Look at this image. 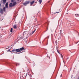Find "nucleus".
I'll list each match as a JSON object with an SVG mask.
<instances>
[{
	"label": "nucleus",
	"instance_id": "nucleus-37",
	"mask_svg": "<svg viewBox=\"0 0 79 79\" xmlns=\"http://www.w3.org/2000/svg\"><path fill=\"white\" fill-rule=\"evenodd\" d=\"M15 53H18L17 52Z\"/></svg>",
	"mask_w": 79,
	"mask_h": 79
},
{
	"label": "nucleus",
	"instance_id": "nucleus-23",
	"mask_svg": "<svg viewBox=\"0 0 79 79\" xmlns=\"http://www.w3.org/2000/svg\"><path fill=\"white\" fill-rule=\"evenodd\" d=\"M15 0H11V2H14Z\"/></svg>",
	"mask_w": 79,
	"mask_h": 79
},
{
	"label": "nucleus",
	"instance_id": "nucleus-26",
	"mask_svg": "<svg viewBox=\"0 0 79 79\" xmlns=\"http://www.w3.org/2000/svg\"><path fill=\"white\" fill-rule=\"evenodd\" d=\"M32 18H35V16H32Z\"/></svg>",
	"mask_w": 79,
	"mask_h": 79
},
{
	"label": "nucleus",
	"instance_id": "nucleus-31",
	"mask_svg": "<svg viewBox=\"0 0 79 79\" xmlns=\"http://www.w3.org/2000/svg\"><path fill=\"white\" fill-rule=\"evenodd\" d=\"M68 59H69V57H67V60H68Z\"/></svg>",
	"mask_w": 79,
	"mask_h": 79
},
{
	"label": "nucleus",
	"instance_id": "nucleus-20",
	"mask_svg": "<svg viewBox=\"0 0 79 79\" xmlns=\"http://www.w3.org/2000/svg\"><path fill=\"white\" fill-rule=\"evenodd\" d=\"M60 12H61L60 11H59V12H56V13H54V14H55L56 13H60Z\"/></svg>",
	"mask_w": 79,
	"mask_h": 79
},
{
	"label": "nucleus",
	"instance_id": "nucleus-4",
	"mask_svg": "<svg viewBox=\"0 0 79 79\" xmlns=\"http://www.w3.org/2000/svg\"><path fill=\"white\" fill-rule=\"evenodd\" d=\"M13 28L14 29H16L17 28V27H16V25H14L13 26Z\"/></svg>",
	"mask_w": 79,
	"mask_h": 79
},
{
	"label": "nucleus",
	"instance_id": "nucleus-8",
	"mask_svg": "<svg viewBox=\"0 0 79 79\" xmlns=\"http://www.w3.org/2000/svg\"><path fill=\"white\" fill-rule=\"evenodd\" d=\"M13 6H15L16 5V2H13Z\"/></svg>",
	"mask_w": 79,
	"mask_h": 79
},
{
	"label": "nucleus",
	"instance_id": "nucleus-13",
	"mask_svg": "<svg viewBox=\"0 0 79 79\" xmlns=\"http://www.w3.org/2000/svg\"><path fill=\"white\" fill-rule=\"evenodd\" d=\"M36 30V29H35V30H34L33 31H32L31 34H34V33L35 32V31Z\"/></svg>",
	"mask_w": 79,
	"mask_h": 79
},
{
	"label": "nucleus",
	"instance_id": "nucleus-38",
	"mask_svg": "<svg viewBox=\"0 0 79 79\" xmlns=\"http://www.w3.org/2000/svg\"><path fill=\"white\" fill-rule=\"evenodd\" d=\"M21 79V77H20V79Z\"/></svg>",
	"mask_w": 79,
	"mask_h": 79
},
{
	"label": "nucleus",
	"instance_id": "nucleus-44",
	"mask_svg": "<svg viewBox=\"0 0 79 79\" xmlns=\"http://www.w3.org/2000/svg\"><path fill=\"white\" fill-rule=\"evenodd\" d=\"M1 37H2V36H1Z\"/></svg>",
	"mask_w": 79,
	"mask_h": 79
},
{
	"label": "nucleus",
	"instance_id": "nucleus-3",
	"mask_svg": "<svg viewBox=\"0 0 79 79\" xmlns=\"http://www.w3.org/2000/svg\"><path fill=\"white\" fill-rule=\"evenodd\" d=\"M16 52H21V50H20V49L19 48L17 49H15Z\"/></svg>",
	"mask_w": 79,
	"mask_h": 79
},
{
	"label": "nucleus",
	"instance_id": "nucleus-30",
	"mask_svg": "<svg viewBox=\"0 0 79 79\" xmlns=\"http://www.w3.org/2000/svg\"><path fill=\"white\" fill-rule=\"evenodd\" d=\"M27 71H29V69H28Z\"/></svg>",
	"mask_w": 79,
	"mask_h": 79
},
{
	"label": "nucleus",
	"instance_id": "nucleus-9",
	"mask_svg": "<svg viewBox=\"0 0 79 79\" xmlns=\"http://www.w3.org/2000/svg\"><path fill=\"white\" fill-rule=\"evenodd\" d=\"M13 6V4H12L11 2L9 4V6H10V7H12V6Z\"/></svg>",
	"mask_w": 79,
	"mask_h": 79
},
{
	"label": "nucleus",
	"instance_id": "nucleus-10",
	"mask_svg": "<svg viewBox=\"0 0 79 79\" xmlns=\"http://www.w3.org/2000/svg\"><path fill=\"white\" fill-rule=\"evenodd\" d=\"M2 10H3V11H5V10H6V7H4L3 8V9H2Z\"/></svg>",
	"mask_w": 79,
	"mask_h": 79
},
{
	"label": "nucleus",
	"instance_id": "nucleus-41",
	"mask_svg": "<svg viewBox=\"0 0 79 79\" xmlns=\"http://www.w3.org/2000/svg\"><path fill=\"white\" fill-rule=\"evenodd\" d=\"M47 31V30H46V31H45V32H46V31Z\"/></svg>",
	"mask_w": 79,
	"mask_h": 79
},
{
	"label": "nucleus",
	"instance_id": "nucleus-11",
	"mask_svg": "<svg viewBox=\"0 0 79 79\" xmlns=\"http://www.w3.org/2000/svg\"><path fill=\"white\" fill-rule=\"evenodd\" d=\"M35 2V1H33L32 2H30L31 4V5H33V4Z\"/></svg>",
	"mask_w": 79,
	"mask_h": 79
},
{
	"label": "nucleus",
	"instance_id": "nucleus-1",
	"mask_svg": "<svg viewBox=\"0 0 79 79\" xmlns=\"http://www.w3.org/2000/svg\"><path fill=\"white\" fill-rule=\"evenodd\" d=\"M30 2L29 1H26L25 2H24L23 4V5H24V6H26V5H27L28 4H29V3Z\"/></svg>",
	"mask_w": 79,
	"mask_h": 79
},
{
	"label": "nucleus",
	"instance_id": "nucleus-17",
	"mask_svg": "<svg viewBox=\"0 0 79 79\" xmlns=\"http://www.w3.org/2000/svg\"><path fill=\"white\" fill-rule=\"evenodd\" d=\"M29 76H30V79H32V75H31V74H30L29 75Z\"/></svg>",
	"mask_w": 79,
	"mask_h": 79
},
{
	"label": "nucleus",
	"instance_id": "nucleus-32",
	"mask_svg": "<svg viewBox=\"0 0 79 79\" xmlns=\"http://www.w3.org/2000/svg\"><path fill=\"white\" fill-rule=\"evenodd\" d=\"M63 62L64 64H65V62H64V60H63Z\"/></svg>",
	"mask_w": 79,
	"mask_h": 79
},
{
	"label": "nucleus",
	"instance_id": "nucleus-6",
	"mask_svg": "<svg viewBox=\"0 0 79 79\" xmlns=\"http://www.w3.org/2000/svg\"><path fill=\"white\" fill-rule=\"evenodd\" d=\"M0 10V13L1 14H3V10L2 9H1Z\"/></svg>",
	"mask_w": 79,
	"mask_h": 79
},
{
	"label": "nucleus",
	"instance_id": "nucleus-2",
	"mask_svg": "<svg viewBox=\"0 0 79 79\" xmlns=\"http://www.w3.org/2000/svg\"><path fill=\"white\" fill-rule=\"evenodd\" d=\"M26 76H27V73L26 74H24L23 76L22 77H23V79H24L26 77Z\"/></svg>",
	"mask_w": 79,
	"mask_h": 79
},
{
	"label": "nucleus",
	"instance_id": "nucleus-43",
	"mask_svg": "<svg viewBox=\"0 0 79 79\" xmlns=\"http://www.w3.org/2000/svg\"><path fill=\"white\" fill-rule=\"evenodd\" d=\"M0 29H1V27H0Z\"/></svg>",
	"mask_w": 79,
	"mask_h": 79
},
{
	"label": "nucleus",
	"instance_id": "nucleus-42",
	"mask_svg": "<svg viewBox=\"0 0 79 79\" xmlns=\"http://www.w3.org/2000/svg\"><path fill=\"white\" fill-rule=\"evenodd\" d=\"M69 0H67V1H69Z\"/></svg>",
	"mask_w": 79,
	"mask_h": 79
},
{
	"label": "nucleus",
	"instance_id": "nucleus-36",
	"mask_svg": "<svg viewBox=\"0 0 79 79\" xmlns=\"http://www.w3.org/2000/svg\"><path fill=\"white\" fill-rule=\"evenodd\" d=\"M6 49H8V48H6Z\"/></svg>",
	"mask_w": 79,
	"mask_h": 79
},
{
	"label": "nucleus",
	"instance_id": "nucleus-18",
	"mask_svg": "<svg viewBox=\"0 0 79 79\" xmlns=\"http://www.w3.org/2000/svg\"><path fill=\"white\" fill-rule=\"evenodd\" d=\"M10 32H13V28H11Z\"/></svg>",
	"mask_w": 79,
	"mask_h": 79
},
{
	"label": "nucleus",
	"instance_id": "nucleus-12",
	"mask_svg": "<svg viewBox=\"0 0 79 79\" xmlns=\"http://www.w3.org/2000/svg\"><path fill=\"white\" fill-rule=\"evenodd\" d=\"M6 0H3V4H5V3H6Z\"/></svg>",
	"mask_w": 79,
	"mask_h": 79
},
{
	"label": "nucleus",
	"instance_id": "nucleus-27",
	"mask_svg": "<svg viewBox=\"0 0 79 79\" xmlns=\"http://www.w3.org/2000/svg\"><path fill=\"white\" fill-rule=\"evenodd\" d=\"M55 43L56 44H57V40H56L55 41Z\"/></svg>",
	"mask_w": 79,
	"mask_h": 79
},
{
	"label": "nucleus",
	"instance_id": "nucleus-14",
	"mask_svg": "<svg viewBox=\"0 0 79 79\" xmlns=\"http://www.w3.org/2000/svg\"><path fill=\"white\" fill-rule=\"evenodd\" d=\"M75 15L76 17H78V16H79V14H75Z\"/></svg>",
	"mask_w": 79,
	"mask_h": 79
},
{
	"label": "nucleus",
	"instance_id": "nucleus-28",
	"mask_svg": "<svg viewBox=\"0 0 79 79\" xmlns=\"http://www.w3.org/2000/svg\"><path fill=\"white\" fill-rule=\"evenodd\" d=\"M58 53L59 54H60V52H59V51L58 50L57 51Z\"/></svg>",
	"mask_w": 79,
	"mask_h": 79
},
{
	"label": "nucleus",
	"instance_id": "nucleus-48",
	"mask_svg": "<svg viewBox=\"0 0 79 79\" xmlns=\"http://www.w3.org/2000/svg\"><path fill=\"white\" fill-rule=\"evenodd\" d=\"M9 47L8 48H9Z\"/></svg>",
	"mask_w": 79,
	"mask_h": 79
},
{
	"label": "nucleus",
	"instance_id": "nucleus-7",
	"mask_svg": "<svg viewBox=\"0 0 79 79\" xmlns=\"http://www.w3.org/2000/svg\"><path fill=\"white\" fill-rule=\"evenodd\" d=\"M8 2H6L5 6L6 8H8Z\"/></svg>",
	"mask_w": 79,
	"mask_h": 79
},
{
	"label": "nucleus",
	"instance_id": "nucleus-46",
	"mask_svg": "<svg viewBox=\"0 0 79 79\" xmlns=\"http://www.w3.org/2000/svg\"><path fill=\"white\" fill-rule=\"evenodd\" d=\"M76 44H77V43Z\"/></svg>",
	"mask_w": 79,
	"mask_h": 79
},
{
	"label": "nucleus",
	"instance_id": "nucleus-24",
	"mask_svg": "<svg viewBox=\"0 0 79 79\" xmlns=\"http://www.w3.org/2000/svg\"><path fill=\"white\" fill-rule=\"evenodd\" d=\"M7 52H11V53L12 51H10V49H8L7 50Z\"/></svg>",
	"mask_w": 79,
	"mask_h": 79
},
{
	"label": "nucleus",
	"instance_id": "nucleus-21",
	"mask_svg": "<svg viewBox=\"0 0 79 79\" xmlns=\"http://www.w3.org/2000/svg\"><path fill=\"white\" fill-rule=\"evenodd\" d=\"M60 55L61 58H63V55L62 54H61Z\"/></svg>",
	"mask_w": 79,
	"mask_h": 79
},
{
	"label": "nucleus",
	"instance_id": "nucleus-15",
	"mask_svg": "<svg viewBox=\"0 0 79 79\" xmlns=\"http://www.w3.org/2000/svg\"><path fill=\"white\" fill-rule=\"evenodd\" d=\"M39 2H40V4L42 3V0H39Z\"/></svg>",
	"mask_w": 79,
	"mask_h": 79
},
{
	"label": "nucleus",
	"instance_id": "nucleus-25",
	"mask_svg": "<svg viewBox=\"0 0 79 79\" xmlns=\"http://www.w3.org/2000/svg\"><path fill=\"white\" fill-rule=\"evenodd\" d=\"M56 49L57 51H58V47L57 46L56 47Z\"/></svg>",
	"mask_w": 79,
	"mask_h": 79
},
{
	"label": "nucleus",
	"instance_id": "nucleus-33",
	"mask_svg": "<svg viewBox=\"0 0 79 79\" xmlns=\"http://www.w3.org/2000/svg\"><path fill=\"white\" fill-rule=\"evenodd\" d=\"M60 77H62V74H61L60 75Z\"/></svg>",
	"mask_w": 79,
	"mask_h": 79
},
{
	"label": "nucleus",
	"instance_id": "nucleus-5",
	"mask_svg": "<svg viewBox=\"0 0 79 79\" xmlns=\"http://www.w3.org/2000/svg\"><path fill=\"white\" fill-rule=\"evenodd\" d=\"M20 50L21 51H23V50H25V49L23 47L21 48H20Z\"/></svg>",
	"mask_w": 79,
	"mask_h": 79
},
{
	"label": "nucleus",
	"instance_id": "nucleus-29",
	"mask_svg": "<svg viewBox=\"0 0 79 79\" xmlns=\"http://www.w3.org/2000/svg\"><path fill=\"white\" fill-rule=\"evenodd\" d=\"M26 33V31H25L24 32H23V35H24V33Z\"/></svg>",
	"mask_w": 79,
	"mask_h": 79
},
{
	"label": "nucleus",
	"instance_id": "nucleus-45",
	"mask_svg": "<svg viewBox=\"0 0 79 79\" xmlns=\"http://www.w3.org/2000/svg\"><path fill=\"white\" fill-rule=\"evenodd\" d=\"M11 53H13L11 52Z\"/></svg>",
	"mask_w": 79,
	"mask_h": 79
},
{
	"label": "nucleus",
	"instance_id": "nucleus-39",
	"mask_svg": "<svg viewBox=\"0 0 79 79\" xmlns=\"http://www.w3.org/2000/svg\"><path fill=\"white\" fill-rule=\"evenodd\" d=\"M18 53V54H19V53Z\"/></svg>",
	"mask_w": 79,
	"mask_h": 79
},
{
	"label": "nucleus",
	"instance_id": "nucleus-34",
	"mask_svg": "<svg viewBox=\"0 0 79 79\" xmlns=\"http://www.w3.org/2000/svg\"><path fill=\"white\" fill-rule=\"evenodd\" d=\"M37 1L35 2V3H37Z\"/></svg>",
	"mask_w": 79,
	"mask_h": 79
},
{
	"label": "nucleus",
	"instance_id": "nucleus-40",
	"mask_svg": "<svg viewBox=\"0 0 79 79\" xmlns=\"http://www.w3.org/2000/svg\"><path fill=\"white\" fill-rule=\"evenodd\" d=\"M19 0H17V1H19Z\"/></svg>",
	"mask_w": 79,
	"mask_h": 79
},
{
	"label": "nucleus",
	"instance_id": "nucleus-19",
	"mask_svg": "<svg viewBox=\"0 0 79 79\" xmlns=\"http://www.w3.org/2000/svg\"><path fill=\"white\" fill-rule=\"evenodd\" d=\"M1 4L0 3V10H1V9H2V5H1Z\"/></svg>",
	"mask_w": 79,
	"mask_h": 79
},
{
	"label": "nucleus",
	"instance_id": "nucleus-47",
	"mask_svg": "<svg viewBox=\"0 0 79 79\" xmlns=\"http://www.w3.org/2000/svg\"><path fill=\"white\" fill-rule=\"evenodd\" d=\"M2 30H3V29H2Z\"/></svg>",
	"mask_w": 79,
	"mask_h": 79
},
{
	"label": "nucleus",
	"instance_id": "nucleus-35",
	"mask_svg": "<svg viewBox=\"0 0 79 79\" xmlns=\"http://www.w3.org/2000/svg\"><path fill=\"white\" fill-rule=\"evenodd\" d=\"M60 32H61L62 31L61 30H60Z\"/></svg>",
	"mask_w": 79,
	"mask_h": 79
},
{
	"label": "nucleus",
	"instance_id": "nucleus-22",
	"mask_svg": "<svg viewBox=\"0 0 79 79\" xmlns=\"http://www.w3.org/2000/svg\"><path fill=\"white\" fill-rule=\"evenodd\" d=\"M19 63H17L16 64V66H19Z\"/></svg>",
	"mask_w": 79,
	"mask_h": 79
},
{
	"label": "nucleus",
	"instance_id": "nucleus-16",
	"mask_svg": "<svg viewBox=\"0 0 79 79\" xmlns=\"http://www.w3.org/2000/svg\"><path fill=\"white\" fill-rule=\"evenodd\" d=\"M16 51V49H13L12 50V52H15Z\"/></svg>",
	"mask_w": 79,
	"mask_h": 79
}]
</instances>
